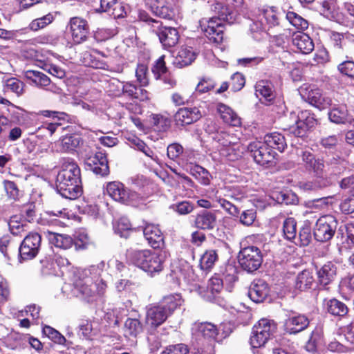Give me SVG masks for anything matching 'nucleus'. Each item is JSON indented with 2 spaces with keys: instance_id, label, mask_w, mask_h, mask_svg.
Here are the masks:
<instances>
[{
  "instance_id": "1",
  "label": "nucleus",
  "mask_w": 354,
  "mask_h": 354,
  "mask_svg": "<svg viewBox=\"0 0 354 354\" xmlns=\"http://www.w3.org/2000/svg\"><path fill=\"white\" fill-rule=\"evenodd\" d=\"M61 169L56 178V189L64 198L74 200L82 192L81 171L72 158H64L60 161Z\"/></svg>"
},
{
  "instance_id": "2",
  "label": "nucleus",
  "mask_w": 354,
  "mask_h": 354,
  "mask_svg": "<svg viewBox=\"0 0 354 354\" xmlns=\"http://www.w3.org/2000/svg\"><path fill=\"white\" fill-rule=\"evenodd\" d=\"M169 257L167 250L154 251L151 250H131L127 254L128 261L142 270L148 274L154 276L162 272L164 263Z\"/></svg>"
},
{
  "instance_id": "3",
  "label": "nucleus",
  "mask_w": 354,
  "mask_h": 354,
  "mask_svg": "<svg viewBox=\"0 0 354 354\" xmlns=\"http://www.w3.org/2000/svg\"><path fill=\"white\" fill-rule=\"evenodd\" d=\"M105 266V263L101 261L97 265L77 270L73 280L72 295L87 301H93L95 297L93 280L101 276Z\"/></svg>"
},
{
  "instance_id": "4",
  "label": "nucleus",
  "mask_w": 354,
  "mask_h": 354,
  "mask_svg": "<svg viewBox=\"0 0 354 354\" xmlns=\"http://www.w3.org/2000/svg\"><path fill=\"white\" fill-rule=\"evenodd\" d=\"M138 19L151 27L152 32L156 33L159 40L165 48H169L176 46L179 40V33L177 29L172 27H162L160 21L153 19L145 10H140Z\"/></svg>"
},
{
  "instance_id": "5",
  "label": "nucleus",
  "mask_w": 354,
  "mask_h": 354,
  "mask_svg": "<svg viewBox=\"0 0 354 354\" xmlns=\"http://www.w3.org/2000/svg\"><path fill=\"white\" fill-rule=\"evenodd\" d=\"M214 140L222 158L227 161H236L240 159L247 147L240 142L233 141L232 136L226 132H220L213 136Z\"/></svg>"
},
{
  "instance_id": "6",
  "label": "nucleus",
  "mask_w": 354,
  "mask_h": 354,
  "mask_svg": "<svg viewBox=\"0 0 354 354\" xmlns=\"http://www.w3.org/2000/svg\"><path fill=\"white\" fill-rule=\"evenodd\" d=\"M283 15L279 8L274 6H268L262 8L258 17V19L253 21L250 25V28L252 32H267L269 35L270 31L274 28L279 27L280 19Z\"/></svg>"
},
{
  "instance_id": "7",
  "label": "nucleus",
  "mask_w": 354,
  "mask_h": 354,
  "mask_svg": "<svg viewBox=\"0 0 354 354\" xmlns=\"http://www.w3.org/2000/svg\"><path fill=\"white\" fill-rule=\"evenodd\" d=\"M106 190L111 198L122 204L137 206L145 200L143 196L129 189L119 181L108 183L106 185Z\"/></svg>"
},
{
  "instance_id": "8",
  "label": "nucleus",
  "mask_w": 354,
  "mask_h": 354,
  "mask_svg": "<svg viewBox=\"0 0 354 354\" xmlns=\"http://www.w3.org/2000/svg\"><path fill=\"white\" fill-rule=\"evenodd\" d=\"M301 98L319 110H324L332 106V100L323 93L317 85L305 83L299 88Z\"/></svg>"
},
{
  "instance_id": "9",
  "label": "nucleus",
  "mask_w": 354,
  "mask_h": 354,
  "mask_svg": "<svg viewBox=\"0 0 354 354\" xmlns=\"http://www.w3.org/2000/svg\"><path fill=\"white\" fill-rule=\"evenodd\" d=\"M277 325L274 321L261 319L252 328L250 343L252 348L263 346L270 337L275 333Z\"/></svg>"
},
{
  "instance_id": "10",
  "label": "nucleus",
  "mask_w": 354,
  "mask_h": 354,
  "mask_svg": "<svg viewBox=\"0 0 354 354\" xmlns=\"http://www.w3.org/2000/svg\"><path fill=\"white\" fill-rule=\"evenodd\" d=\"M288 131L297 137H303L313 127L316 120L310 111L305 110L297 113L291 112L289 115Z\"/></svg>"
},
{
  "instance_id": "11",
  "label": "nucleus",
  "mask_w": 354,
  "mask_h": 354,
  "mask_svg": "<svg viewBox=\"0 0 354 354\" xmlns=\"http://www.w3.org/2000/svg\"><path fill=\"white\" fill-rule=\"evenodd\" d=\"M238 260L243 270L248 272H252L261 265L263 257L260 249L252 245L243 248L240 250Z\"/></svg>"
},
{
  "instance_id": "12",
  "label": "nucleus",
  "mask_w": 354,
  "mask_h": 354,
  "mask_svg": "<svg viewBox=\"0 0 354 354\" xmlns=\"http://www.w3.org/2000/svg\"><path fill=\"white\" fill-rule=\"evenodd\" d=\"M337 226L336 218L330 215L321 216L316 222L314 236L317 241L326 242L330 240L335 234Z\"/></svg>"
},
{
  "instance_id": "13",
  "label": "nucleus",
  "mask_w": 354,
  "mask_h": 354,
  "mask_svg": "<svg viewBox=\"0 0 354 354\" xmlns=\"http://www.w3.org/2000/svg\"><path fill=\"white\" fill-rule=\"evenodd\" d=\"M66 30L71 35L73 44H82L88 39L89 26L87 21L82 17H71L66 26Z\"/></svg>"
},
{
  "instance_id": "14",
  "label": "nucleus",
  "mask_w": 354,
  "mask_h": 354,
  "mask_svg": "<svg viewBox=\"0 0 354 354\" xmlns=\"http://www.w3.org/2000/svg\"><path fill=\"white\" fill-rule=\"evenodd\" d=\"M254 161L259 165L267 166L274 159V152L263 142L256 140L247 147Z\"/></svg>"
},
{
  "instance_id": "15",
  "label": "nucleus",
  "mask_w": 354,
  "mask_h": 354,
  "mask_svg": "<svg viewBox=\"0 0 354 354\" xmlns=\"http://www.w3.org/2000/svg\"><path fill=\"white\" fill-rule=\"evenodd\" d=\"M41 238L37 233H30L28 234L19 248V261L31 260L34 259L38 254Z\"/></svg>"
},
{
  "instance_id": "16",
  "label": "nucleus",
  "mask_w": 354,
  "mask_h": 354,
  "mask_svg": "<svg viewBox=\"0 0 354 354\" xmlns=\"http://www.w3.org/2000/svg\"><path fill=\"white\" fill-rule=\"evenodd\" d=\"M201 27L205 37L213 43L219 44L223 39L224 26L221 21L214 17L203 19Z\"/></svg>"
},
{
  "instance_id": "17",
  "label": "nucleus",
  "mask_w": 354,
  "mask_h": 354,
  "mask_svg": "<svg viewBox=\"0 0 354 354\" xmlns=\"http://www.w3.org/2000/svg\"><path fill=\"white\" fill-rule=\"evenodd\" d=\"M239 200L240 197L235 194L234 187H224L218 189L215 195L214 200L226 210L230 214L236 216L239 214L238 208L227 199Z\"/></svg>"
},
{
  "instance_id": "18",
  "label": "nucleus",
  "mask_w": 354,
  "mask_h": 354,
  "mask_svg": "<svg viewBox=\"0 0 354 354\" xmlns=\"http://www.w3.org/2000/svg\"><path fill=\"white\" fill-rule=\"evenodd\" d=\"M169 317L163 306L159 303L151 304L146 307V324L156 328L162 324Z\"/></svg>"
},
{
  "instance_id": "19",
  "label": "nucleus",
  "mask_w": 354,
  "mask_h": 354,
  "mask_svg": "<svg viewBox=\"0 0 354 354\" xmlns=\"http://www.w3.org/2000/svg\"><path fill=\"white\" fill-rule=\"evenodd\" d=\"M85 164L87 169L92 171L96 175L105 176L109 174V167L106 153L101 151L88 157Z\"/></svg>"
},
{
  "instance_id": "20",
  "label": "nucleus",
  "mask_w": 354,
  "mask_h": 354,
  "mask_svg": "<svg viewBox=\"0 0 354 354\" xmlns=\"http://www.w3.org/2000/svg\"><path fill=\"white\" fill-rule=\"evenodd\" d=\"M223 288V280L218 276H214L209 279L207 289L199 284H196L191 289L207 301H212L215 298V295L219 293Z\"/></svg>"
},
{
  "instance_id": "21",
  "label": "nucleus",
  "mask_w": 354,
  "mask_h": 354,
  "mask_svg": "<svg viewBox=\"0 0 354 354\" xmlns=\"http://www.w3.org/2000/svg\"><path fill=\"white\" fill-rule=\"evenodd\" d=\"M301 160V165L308 171H313L316 176L322 174L324 164L322 160L317 159L315 155L309 150L301 149L298 153Z\"/></svg>"
},
{
  "instance_id": "22",
  "label": "nucleus",
  "mask_w": 354,
  "mask_h": 354,
  "mask_svg": "<svg viewBox=\"0 0 354 354\" xmlns=\"http://www.w3.org/2000/svg\"><path fill=\"white\" fill-rule=\"evenodd\" d=\"M147 7L160 18L171 19L174 16V10L166 0H145Z\"/></svg>"
},
{
  "instance_id": "23",
  "label": "nucleus",
  "mask_w": 354,
  "mask_h": 354,
  "mask_svg": "<svg viewBox=\"0 0 354 354\" xmlns=\"http://www.w3.org/2000/svg\"><path fill=\"white\" fill-rule=\"evenodd\" d=\"M202 113L198 107L180 108L174 115V120L177 125H187L198 121Z\"/></svg>"
},
{
  "instance_id": "24",
  "label": "nucleus",
  "mask_w": 354,
  "mask_h": 354,
  "mask_svg": "<svg viewBox=\"0 0 354 354\" xmlns=\"http://www.w3.org/2000/svg\"><path fill=\"white\" fill-rule=\"evenodd\" d=\"M192 330L198 340L204 339L209 342H213L218 334L217 326L210 322L196 323Z\"/></svg>"
},
{
  "instance_id": "25",
  "label": "nucleus",
  "mask_w": 354,
  "mask_h": 354,
  "mask_svg": "<svg viewBox=\"0 0 354 354\" xmlns=\"http://www.w3.org/2000/svg\"><path fill=\"white\" fill-rule=\"evenodd\" d=\"M270 293L268 284L263 279H255L250 285L248 296L255 303L263 302Z\"/></svg>"
},
{
  "instance_id": "26",
  "label": "nucleus",
  "mask_w": 354,
  "mask_h": 354,
  "mask_svg": "<svg viewBox=\"0 0 354 354\" xmlns=\"http://www.w3.org/2000/svg\"><path fill=\"white\" fill-rule=\"evenodd\" d=\"M310 320L305 315L298 314L290 316L285 322V330L290 334H296L305 330Z\"/></svg>"
},
{
  "instance_id": "27",
  "label": "nucleus",
  "mask_w": 354,
  "mask_h": 354,
  "mask_svg": "<svg viewBox=\"0 0 354 354\" xmlns=\"http://www.w3.org/2000/svg\"><path fill=\"white\" fill-rule=\"evenodd\" d=\"M144 236L148 243L153 248H159L163 243L162 234L158 225L147 224L143 230Z\"/></svg>"
},
{
  "instance_id": "28",
  "label": "nucleus",
  "mask_w": 354,
  "mask_h": 354,
  "mask_svg": "<svg viewBox=\"0 0 354 354\" xmlns=\"http://www.w3.org/2000/svg\"><path fill=\"white\" fill-rule=\"evenodd\" d=\"M216 109L225 123L233 127H239L241 125V118L230 106L223 103H219L217 104Z\"/></svg>"
},
{
  "instance_id": "29",
  "label": "nucleus",
  "mask_w": 354,
  "mask_h": 354,
  "mask_svg": "<svg viewBox=\"0 0 354 354\" xmlns=\"http://www.w3.org/2000/svg\"><path fill=\"white\" fill-rule=\"evenodd\" d=\"M292 44L304 54H308L314 49L313 39L306 33L298 32L292 35Z\"/></svg>"
},
{
  "instance_id": "30",
  "label": "nucleus",
  "mask_w": 354,
  "mask_h": 354,
  "mask_svg": "<svg viewBox=\"0 0 354 354\" xmlns=\"http://www.w3.org/2000/svg\"><path fill=\"white\" fill-rule=\"evenodd\" d=\"M255 94L261 100L264 99L268 102L272 101L275 97L272 83L266 80L257 82L255 85Z\"/></svg>"
},
{
  "instance_id": "31",
  "label": "nucleus",
  "mask_w": 354,
  "mask_h": 354,
  "mask_svg": "<svg viewBox=\"0 0 354 354\" xmlns=\"http://www.w3.org/2000/svg\"><path fill=\"white\" fill-rule=\"evenodd\" d=\"M328 117L332 122L336 124H352L353 120L348 115L346 105H334L328 112Z\"/></svg>"
},
{
  "instance_id": "32",
  "label": "nucleus",
  "mask_w": 354,
  "mask_h": 354,
  "mask_svg": "<svg viewBox=\"0 0 354 354\" xmlns=\"http://www.w3.org/2000/svg\"><path fill=\"white\" fill-rule=\"evenodd\" d=\"M336 274V266L332 262H328L317 271L319 282L322 286H327L335 279Z\"/></svg>"
},
{
  "instance_id": "33",
  "label": "nucleus",
  "mask_w": 354,
  "mask_h": 354,
  "mask_svg": "<svg viewBox=\"0 0 354 354\" xmlns=\"http://www.w3.org/2000/svg\"><path fill=\"white\" fill-rule=\"evenodd\" d=\"M47 238L50 244L63 250L71 248L74 243L72 237L65 234H58L48 231Z\"/></svg>"
},
{
  "instance_id": "34",
  "label": "nucleus",
  "mask_w": 354,
  "mask_h": 354,
  "mask_svg": "<svg viewBox=\"0 0 354 354\" xmlns=\"http://www.w3.org/2000/svg\"><path fill=\"white\" fill-rule=\"evenodd\" d=\"M214 12L217 15V17L214 18L222 23L223 21H225L230 24H232L237 20L236 12L221 3H215Z\"/></svg>"
},
{
  "instance_id": "35",
  "label": "nucleus",
  "mask_w": 354,
  "mask_h": 354,
  "mask_svg": "<svg viewBox=\"0 0 354 354\" xmlns=\"http://www.w3.org/2000/svg\"><path fill=\"white\" fill-rule=\"evenodd\" d=\"M216 223L215 214L208 211H203L198 214L195 218V226L202 230H212L216 226Z\"/></svg>"
},
{
  "instance_id": "36",
  "label": "nucleus",
  "mask_w": 354,
  "mask_h": 354,
  "mask_svg": "<svg viewBox=\"0 0 354 354\" xmlns=\"http://www.w3.org/2000/svg\"><path fill=\"white\" fill-rule=\"evenodd\" d=\"M196 57V53L192 47L182 46L175 59L174 64L180 68L191 64Z\"/></svg>"
},
{
  "instance_id": "37",
  "label": "nucleus",
  "mask_w": 354,
  "mask_h": 354,
  "mask_svg": "<svg viewBox=\"0 0 354 354\" xmlns=\"http://www.w3.org/2000/svg\"><path fill=\"white\" fill-rule=\"evenodd\" d=\"M183 303V299L179 294H171L165 296L159 302L163 306L166 313L170 316L176 309L179 308Z\"/></svg>"
},
{
  "instance_id": "38",
  "label": "nucleus",
  "mask_w": 354,
  "mask_h": 354,
  "mask_svg": "<svg viewBox=\"0 0 354 354\" xmlns=\"http://www.w3.org/2000/svg\"><path fill=\"white\" fill-rule=\"evenodd\" d=\"M270 149H276L282 152L286 147L284 136L278 132L268 133L263 142Z\"/></svg>"
},
{
  "instance_id": "39",
  "label": "nucleus",
  "mask_w": 354,
  "mask_h": 354,
  "mask_svg": "<svg viewBox=\"0 0 354 354\" xmlns=\"http://www.w3.org/2000/svg\"><path fill=\"white\" fill-rule=\"evenodd\" d=\"M24 77L39 87H46L50 83V78L43 73L34 70H27L24 73Z\"/></svg>"
},
{
  "instance_id": "40",
  "label": "nucleus",
  "mask_w": 354,
  "mask_h": 354,
  "mask_svg": "<svg viewBox=\"0 0 354 354\" xmlns=\"http://www.w3.org/2000/svg\"><path fill=\"white\" fill-rule=\"evenodd\" d=\"M324 306L326 310L334 316H344L348 313L347 306L342 301L332 299L324 301Z\"/></svg>"
},
{
  "instance_id": "41",
  "label": "nucleus",
  "mask_w": 354,
  "mask_h": 354,
  "mask_svg": "<svg viewBox=\"0 0 354 354\" xmlns=\"http://www.w3.org/2000/svg\"><path fill=\"white\" fill-rule=\"evenodd\" d=\"M314 278L311 272L304 270L298 274L295 281V288L299 290L311 288Z\"/></svg>"
},
{
  "instance_id": "42",
  "label": "nucleus",
  "mask_w": 354,
  "mask_h": 354,
  "mask_svg": "<svg viewBox=\"0 0 354 354\" xmlns=\"http://www.w3.org/2000/svg\"><path fill=\"white\" fill-rule=\"evenodd\" d=\"M337 22L346 27H351L354 24V6L345 3L344 10L337 15Z\"/></svg>"
},
{
  "instance_id": "43",
  "label": "nucleus",
  "mask_w": 354,
  "mask_h": 354,
  "mask_svg": "<svg viewBox=\"0 0 354 354\" xmlns=\"http://www.w3.org/2000/svg\"><path fill=\"white\" fill-rule=\"evenodd\" d=\"M56 14L49 12L47 15L32 20L29 24V28L32 31H37L39 30L46 28L55 19Z\"/></svg>"
},
{
  "instance_id": "44",
  "label": "nucleus",
  "mask_w": 354,
  "mask_h": 354,
  "mask_svg": "<svg viewBox=\"0 0 354 354\" xmlns=\"http://www.w3.org/2000/svg\"><path fill=\"white\" fill-rule=\"evenodd\" d=\"M283 237L288 240L295 239L297 236V222L294 218L289 217L284 219L282 226Z\"/></svg>"
},
{
  "instance_id": "45",
  "label": "nucleus",
  "mask_w": 354,
  "mask_h": 354,
  "mask_svg": "<svg viewBox=\"0 0 354 354\" xmlns=\"http://www.w3.org/2000/svg\"><path fill=\"white\" fill-rule=\"evenodd\" d=\"M218 260V254L216 250H207L201 257L200 267L203 270H210Z\"/></svg>"
},
{
  "instance_id": "46",
  "label": "nucleus",
  "mask_w": 354,
  "mask_h": 354,
  "mask_svg": "<svg viewBox=\"0 0 354 354\" xmlns=\"http://www.w3.org/2000/svg\"><path fill=\"white\" fill-rule=\"evenodd\" d=\"M25 337L26 334L11 333L5 338L4 342L8 348L16 349L26 345Z\"/></svg>"
},
{
  "instance_id": "47",
  "label": "nucleus",
  "mask_w": 354,
  "mask_h": 354,
  "mask_svg": "<svg viewBox=\"0 0 354 354\" xmlns=\"http://www.w3.org/2000/svg\"><path fill=\"white\" fill-rule=\"evenodd\" d=\"M124 335L136 337L142 331V325L139 319L128 318L124 323Z\"/></svg>"
},
{
  "instance_id": "48",
  "label": "nucleus",
  "mask_w": 354,
  "mask_h": 354,
  "mask_svg": "<svg viewBox=\"0 0 354 354\" xmlns=\"http://www.w3.org/2000/svg\"><path fill=\"white\" fill-rule=\"evenodd\" d=\"M8 226L10 232L13 235H20L25 232L26 224L20 216L15 215L10 217L8 221Z\"/></svg>"
},
{
  "instance_id": "49",
  "label": "nucleus",
  "mask_w": 354,
  "mask_h": 354,
  "mask_svg": "<svg viewBox=\"0 0 354 354\" xmlns=\"http://www.w3.org/2000/svg\"><path fill=\"white\" fill-rule=\"evenodd\" d=\"M3 89L6 91L12 92L17 96H20L24 92V84L15 77L9 78L5 81Z\"/></svg>"
},
{
  "instance_id": "50",
  "label": "nucleus",
  "mask_w": 354,
  "mask_h": 354,
  "mask_svg": "<svg viewBox=\"0 0 354 354\" xmlns=\"http://www.w3.org/2000/svg\"><path fill=\"white\" fill-rule=\"evenodd\" d=\"M118 33L116 27L97 28L94 32V39L97 42H103L113 38Z\"/></svg>"
},
{
  "instance_id": "51",
  "label": "nucleus",
  "mask_w": 354,
  "mask_h": 354,
  "mask_svg": "<svg viewBox=\"0 0 354 354\" xmlns=\"http://www.w3.org/2000/svg\"><path fill=\"white\" fill-rule=\"evenodd\" d=\"M131 228L130 221L126 217H121L113 222V230L121 237H127Z\"/></svg>"
},
{
  "instance_id": "52",
  "label": "nucleus",
  "mask_w": 354,
  "mask_h": 354,
  "mask_svg": "<svg viewBox=\"0 0 354 354\" xmlns=\"http://www.w3.org/2000/svg\"><path fill=\"white\" fill-rule=\"evenodd\" d=\"M48 55H53V54L50 51H39L34 48H29L24 50V56L26 58L33 59L39 62V66L44 64V62L46 59V57H48Z\"/></svg>"
},
{
  "instance_id": "53",
  "label": "nucleus",
  "mask_w": 354,
  "mask_h": 354,
  "mask_svg": "<svg viewBox=\"0 0 354 354\" xmlns=\"http://www.w3.org/2000/svg\"><path fill=\"white\" fill-rule=\"evenodd\" d=\"M286 17L296 29L304 30L308 27V21L295 12H288Z\"/></svg>"
},
{
  "instance_id": "54",
  "label": "nucleus",
  "mask_w": 354,
  "mask_h": 354,
  "mask_svg": "<svg viewBox=\"0 0 354 354\" xmlns=\"http://www.w3.org/2000/svg\"><path fill=\"white\" fill-rule=\"evenodd\" d=\"M40 67L59 79H62L66 75L65 71L63 68L50 62V55L46 57V59Z\"/></svg>"
},
{
  "instance_id": "55",
  "label": "nucleus",
  "mask_w": 354,
  "mask_h": 354,
  "mask_svg": "<svg viewBox=\"0 0 354 354\" xmlns=\"http://www.w3.org/2000/svg\"><path fill=\"white\" fill-rule=\"evenodd\" d=\"M114 82L116 83V86L118 88L115 92V94L124 93L129 97L132 98L134 97V95L136 94L138 86L130 82H122L120 81H114Z\"/></svg>"
},
{
  "instance_id": "56",
  "label": "nucleus",
  "mask_w": 354,
  "mask_h": 354,
  "mask_svg": "<svg viewBox=\"0 0 354 354\" xmlns=\"http://www.w3.org/2000/svg\"><path fill=\"white\" fill-rule=\"evenodd\" d=\"M192 174L196 179L203 185H209L211 183V174L207 169L201 166H195L192 170Z\"/></svg>"
},
{
  "instance_id": "57",
  "label": "nucleus",
  "mask_w": 354,
  "mask_h": 354,
  "mask_svg": "<svg viewBox=\"0 0 354 354\" xmlns=\"http://www.w3.org/2000/svg\"><path fill=\"white\" fill-rule=\"evenodd\" d=\"M44 335L48 337L50 339L56 344L64 345L66 341L64 336H63L58 330H55L51 326H44L42 328Z\"/></svg>"
},
{
  "instance_id": "58",
  "label": "nucleus",
  "mask_w": 354,
  "mask_h": 354,
  "mask_svg": "<svg viewBox=\"0 0 354 354\" xmlns=\"http://www.w3.org/2000/svg\"><path fill=\"white\" fill-rule=\"evenodd\" d=\"M80 138L75 136L64 137L60 141L61 151L67 152L73 151L80 145Z\"/></svg>"
},
{
  "instance_id": "59",
  "label": "nucleus",
  "mask_w": 354,
  "mask_h": 354,
  "mask_svg": "<svg viewBox=\"0 0 354 354\" xmlns=\"http://www.w3.org/2000/svg\"><path fill=\"white\" fill-rule=\"evenodd\" d=\"M165 58V55L160 56L155 61L151 68V71L156 80L160 79L162 76L166 75V73L168 72Z\"/></svg>"
},
{
  "instance_id": "60",
  "label": "nucleus",
  "mask_w": 354,
  "mask_h": 354,
  "mask_svg": "<svg viewBox=\"0 0 354 354\" xmlns=\"http://www.w3.org/2000/svg\"><path fill=\"white\" fill-rule=\"evenodd\" d=\"M64 128L59 122H45L39 127L37 133H43L45 136H52L55 132L62 133Z\"/></svg>"
},
{
  "instance_id": "61",
  "label": "nucleus",
  "mask_w": 354,
  "mask_h": 354,
  "mask_svg": "<svg viewBox=\"0 0 354 354\" xmlns=\"http://www.w3.org/2000/svg\"><path fill=\"white\" fill-rule=\"evenodd\" d=\"M349 35L348 33L331 32L330 35V41L333 46L337 49H342L347 44Z\"/></svg>"
},
{
  "instance_id": "62",
  "label": "nucleus",
  "mask_w": 354,
  "mask_h": 354,
  "mask_svg": "<svg viewBox=\"0 0 354 354\" xmlns=\"http://www.w3.org/2000/svg\"><path fill=\"white\" fill-rule=\"evenodd\" d=\"M151 122L159 131H165L170 127V120L158 114L152 115Z\"/></svg>"
},
{
  "instance_id": "63",
  "label": "nucleus",
  "mask_w": 354,
  "mask_h": 354,
  "mask_svg": "<svg viewBox=\"0 0 354 354\" xmlns=\"http://www.w3.org/2000/svg\"><path fill=\"white\" fill-rule=\"evenodd\" d=\"M58 41L59 37L56 35L46 33L34 38L32 39V44L55 46L57 44Z\"/></svg>"
},
{
  "instance_id": "64",
  "label": "nucleus",
  "mask_w": 354,
  "mask_h": 354,
  "mask_svg": "<svg viewBox=\"0 0 354 354\" xmlns=\"http://www.w3.org/2000/svg\"><path fill=\"white\" fill-rule=\"evenodd\" d=\"M148 68L147 65L141 64L137 66L136 70V77L137 81L140 83L141 86H146L149 84L148 79Z\"/></svg>"
}]
</instances>
